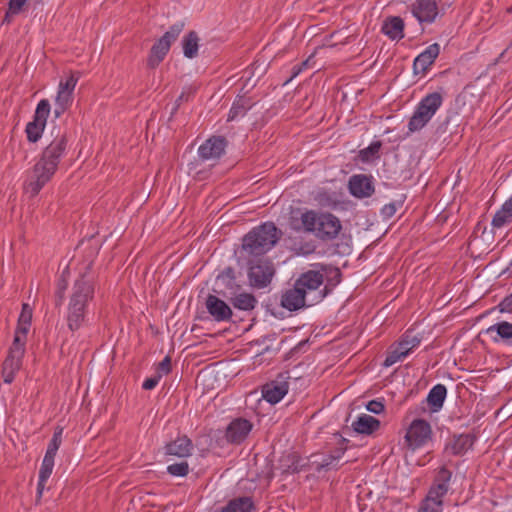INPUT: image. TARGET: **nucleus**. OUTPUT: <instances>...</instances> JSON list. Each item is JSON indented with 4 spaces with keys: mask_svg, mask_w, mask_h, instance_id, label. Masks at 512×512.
I'll list each match as a JSON object with an SVG mask.
<instances>
[{
    "mask_svg": "<svg viewBox=\"0 0 512 512\" xmlns=\"http://www.w3.org/2000/svg\"><path fill=\"white\" fill-rule=\"evenodd\" d=\"M396 213L395 204L390 203L382 208V214L386 217H392Z\"/></svg>",
    "mask_w": 512,
    "mask_h": 512,
    "instance_id": "nucleus-52",
    "label": "nucleus"
},
{
    "mask_svg": "<svg viewBox=\"0 0 512 512\" xmlns=\"http://www.w3.org/2000/svg\"><path fill=\"white\" fill-rule=\"evenodd\" d=\"M230 302L234 308L242 311H251L257 305L256 297L253 294L247 292L234 295L231 297Z\"/></svg>",
    "mask_w": 512,
    "mask_h": 512,
    "instance_id": "nucleus-33",
    "label": "nucleus"
},
{
    "mask_svg": "<svg viewBox=\"0 0 512 512\" xmlns=\"http://www.w3.org/2000/svg\"><path fill=\"white\" fill-rule=\"evenodd\" d=\"M421 339L411 333H405L397 346L401 349V354H405L406 357L409 353L420 345Z\"/></svg>",
    "mask_w": 512,
    "mask_h": 512,
    "instance_id": "nucleus-37",
    "label": "nucleus"
},
{
    "mask_svg": "<svg viewBox=\"0 0 512 512\" xmlns=\"http://www.w3.org/2000/svg\"><path fill=\"white\" fill-rule=\"evenodd\" d=\"M167 472L175 477H184L189 472V465L186 461H181L167 466Z\"/></svg>",
    "mask_w": 512,
    "mask_h": 512,
    "instance_id": "nucleus-40",
    "label": "nucleus"
},
{
    "mask_svg": "<svg viewBox=\"0 0 512 512\" xmlns=\"http://www.w3.org/2000/svg\"><path fill=\"white\" fill-rule=\"evenodd\" d=\"M346 443V439H339L338 444L334 448L310 455L307 463H302V460L298 456L293 455L292 464L288 467L287 471L291 473L299 472L304 469L306 465L318 473L337 470L339 468V462L347 450Z\"/></svg>",
    "mask_w": 512,
    "mask_h": 512,
    "instance_id": "nucleus-4",
    "label": "nucleus"
},
{
    "mask_svg": "<svg viewBox=\"0 0 512 512\" xmlns=\"http://www.w3.org/2000/svg\"><path fill=\"white\" fill-rule=\"evenodd\" d=\"M160 379H161V374H156L150 378H147L143 382L142 388L145 390H152L158 385Z\"/></svg>",
    "mask_w": 512,
    "mask_h": 512,
    "instance_id": "nucleus-48",
    "label": "nucleus"
},
{
    "mask_svg": "<svg viewBox=\"0 0 512 512\" xmlns=\"http://www.w3.org/2000/svg\"><path fill=\"white\" fill-rule=\"evenodd\" d=\"M485 333L490 336L494 343L503 342L512 345V323L500 321L489 326Z\"/></svg>",
    "mask_w": 512,
    "mask_h": 512,
    "instance_id": "nucleus-21",
    "label": "nucleus"
},
{
    "mask_svg": "<svg viewBox=\"0 0 512 512\" xmlns=\"http://www.w3.org/2000/svg\"><path fill=\"white\" fill-rule=\"evenodd\" d=\"M17 14H9V7L7 8V11L5 13V16H4V21L5 22H10L11 21V18L16 16Z\"/></svg>",
    "mask_w": 512,
    "mask_h": 512,
    "instance_id": "nucleus-55",
    "label": "nucleus"
},
{
    "mask_svg": "<svg viewBox=\"0 0 512 512\" xmlns=\"http://www.w3.org/2000/svg\"><path fill=\"white\" fill-rule=\"evenodd\" d=\"M32 320V309L28 304H23L22 311L18 318V325L15 331L14 338H19L21 342L26 343L27 333L30 329Z\"/></svg>",
    "mask_w": 512,
    "mask_h": 512,
    "instance_id": "nucleus-28",
    "label": "nucleus"
},
{
    "mask_svg": "<svg viewBox=\"0 0 512 512\" xmlns=\"http://www.w3.org/2000/svg\"><path fill=\"white\" fill-rule=\"evenodd\" d=\"M253 503L249 497H240L233 499L222 508L221 512H251Z\"/></svg>",
    "mask_w": 512,
    "mask_h": 512,
    "instance_id": "nucleus-35",
    "label": "nucleus"
},
{
    "mask_svg": "<svg viewBox=\"0 0 512 512\" xmlns=\"http://www.w3.org/2000/svg\"><path fill=\"white\" fill-rule=\"evenodd\" d=\"M165 454L185 458L192 455L193 443L185 435L178 436L175 440L165 445Z\"/></svg>",
    "mask_w": 512,
    "mask_h": 512,
    "instance_id": "nucleus-22",
    "label": "nucleus"
},
{
    "mask_svg": "<svg viewBox=\"0 0 512 512\" xmlns=\"http://www.w3.org/2000/svg\"><path fill=\"white\" fill-rule=\"evenodd\" d=\"M62 428H58L55 430L52 439L50 440L45 456L43 458L41 468H45V470H52L54 467V459L57 454V451L62 442Z\"/></svg>",
    "mask_w": 512,
    "mask_h": 512,
    "instance_id": "nucleus-27",
    "label": "nucleus"
},
{
    "mask_svg": "<svg viewBox=\"0 0 512 512\" xmlns=\"http://www.w3.org/2000/svg\"><path fill=\"white\" fill-rule=\"evenodd\" d=\"M62 299H63V295H62V293H61V294H59V302H58V304H61Z\"/></svg>",
    "mask_w": 512,
    "mask_h": 512,
    "instance_id": "nucleus-56",
    "label": "nucleus"
},
{
    "mask_svg": "<svg viewBox=\"0 0 512 512\" xmlns=\"http://www.w3.org/2000/svg\"><path fill=\"white\" fill-rule=\"evenodd\" d=\"M447 389L443 384H437L431 388L427 395V403L432 412H438L443 407Z\"/></svg>",
    "mask_w": 512,
    "mask_h": 512,
    "instance_id": "nucleus-31",
    "label": "nucleus"
},
{
    "mask_svg": "<svg viewBox=\"0 0 512 512\" xmlns=\"http://www.w3.org/2000/svg\"><path fill=\"white\" fill-rule=\"evenodd\" d=\"M206 309L217 322L229 321L233 312L230 306L215 295H208L205 302Z\"/></svg>",
    "mask_w": 512,
    "mask_h": 512,
    "instance_id": "nucleus-18",
    "label": "nucleus"
},
{
    "mask_svg": "<svg viewBox=\"0 0 512 512\" xmlns=\"http://www.w3.org/2000/svg\"><path fill=\"white\" fill-rule=\"evenodd\" d=\"M440 5L436 0H415L411 5V13L412 15L420 22V23H433L439 12Z\"/></svg>",
    "mask_w": 512,
    "mask_h": 512,
    "instance_id": "nucleus-14",
    "label": "nucleus"
},
{
    "mask_svg": "<svg viewBox=\"0 0 512 512\" xmlns=\"http://www.w3.org/2000/svg\"><path fill=\"white\" fill-rule=\"evenodd\" d=\"M91 264L75 280L67 306L66 321L71 331L78 330L85 321L90 302L94 298L96 275L90 271Z\"/></svg>",
    "mask_w": 512,
    "mask_h": 512,
    "instance_id": "nucleus-2",
    "label": "nucleus"
},
{
    "mask_svg": "<svg viewBox=\"0 0 512 512\" xmlns=\"http://www.w3.org/2000/svg\"><path fill=\"white\" fill-rule=\"evenodd\" d=\"M226 140L220 136L207 139L198 148V156L202 161L219 159L225 152Z\"/></svg>",
    "mask_w": 512,
    "mask_h": 512,
    "instance_id": "nucleus-16",
    "label": "nucleus"
},
{
    "mask_svg": "<svg viewBox=\"0 0 512 512\" xmlns=\"http://www.w3.org/2000/svg\"><path fill=\"white\" fill-rule=\"evenodd\" d=\"M51 474H52V470H48V469L45 470V468L40 467L39 479H38V484H37V498L38 499L41 498L43 491L45 489L46 482L49 479V477L51 476Z\"/></svg>",
    "mask_w": 512,
    "mask_h": 512,
    "instance_id": "nucleus-43",
    "label": "nucleus"
},
{
    "mask_svg": "<svg viewBox=\"0 0 512 512\" xmlns=\"http://www.w3.org/2000/svg\"><path fill=\"white\" fill-rule=\"evenodd\" d=\"M253 428L252 423L244 418L233 419L226 428L225 438L229 443H242Z\"/></svg>",
    "mask_w": 512,
    "mask_h": 512,
    "instance_id": "nucleus-17",
    "label": "nucleus"
},
{
    "mask_svg": "<svg viewBox=\"0 0 512 512\" xmlns=\"http://www.w3.org/2000/svg\"><path fill=\"white\" fill-rule=\"evenodd\" d=\"M405 358H406V355L401 354V349L397 345H395L391 348L386 359L384 360V366L390 367V366L394 365L395 363L402 361Z\"/></svg>",
    "mask_w": 512,
    "mask_h": 512,
    "instance_id": "nucleus-41",
    "label": "nucleus"
},
{
    "mask_svg": "<svg viewBox=\"0 0 512 512\" xmlns=\"http://www.w3.org/2000/svg\"><path fill=\"white\" fill-rule=\"evenodd\" d=\"M308 61L309 60H306V61H303L302 63L300 64H296L292 67L291 69V77L286 81V83H288L289 81H291L293 78L297 77L304 69H306L308 67Z\"/></svg>",
    "mask_w": 512,
    "mask_h": 512,
    "instance_id": "nucleus-49",
    "label": "nucleus"
},
{
    "mask_svg": "<svg viewBox=\"0 0 512 512\" xmlns=\"http://www.w3.org/2000/svg\"><path fill=\"white\" fill-rule=\"evenodd\" d=\"M78 82V77L74 74L68 76L65 81L61 80L58 85V91L55 97L54 116L59 118L67 111L73 103V93Z\"/></svg>",
    "mask_w": 512,
    "mask_h": 512,
    "instance_id": "nucleus-11",
    "label": "nucleus"
},
{
    "mask_svg": "<svg viewBox=\"0 0 512 512\" xmlns=\"http://www.w3.org/2000/svg\"><path fill=\"white\" fill-rule=\"evenodd\" d=\"M170 48L166 43L159 39L151 47L150 54L147 59V65L149 68H156L165 58Z\"/></svg>",
    "mask_w": 512,
    "mask_h": 512,
    "instance_id": "nucleus-32",
    "label": "nucleus"
},
{
    "mask_svg": "<svg viewBox=\"0 0 512 512\" xmlns=\"http://www.w3.org/2000/svg\"><path fill=\"white\" fill-rule=\"evenodd\" d=\"M452 472L446 467H441L434 478L433 484L426 497L422 500L418 512H442L443 498L446 496Z\"/></svg>",
    "mask_w": 512,
    "mask_h": 512,
    "instance_id": "nucleus-6",
    "label": "nucleus"
},
{
    "mask_svg": "<svg viewBox=\"0 0 512 512\" xmlns=\"http://www.w3.org/2000/svg\"><path fill=\"white\" fill-rule=\"evenodd\" d=\"M442 103V95L439 92H433L422 98L415 109L421 111L423 114L432 119L439 108L442 106Z\"/></svg>",
    "mask_w": 512,
    "mask_h": 512,
    "instance_id": "nucleus-25",
    "label": "nucleus"
},
{
    "mask_svg": "<svg viewBox=\"0 0 512 512\" xmlns=\"http://www.w3.org/2000/svg\"><path fill=\"white\" fill-rule=\"evenodd\" d=\"M316 200L322 206H330L335 203L326 192H319L316 196Z\"/></svg>",
    "mask_w": 512,
    "mask_h": 512,
    "instance_id": "nucleus-51",
    "label": "nucleus"
},
{
    "mask_svg": "<svg viewBox=\"0 0 512 512\" xmlns=\"http://www.w3.org/2000/svg\"><path fill=\"white\" fill-rule=\"evenodd\" d=\"M495 309H498L501 313L512 312V293L506 296Z\"/></svg>",
    "mask_w": 512,
    "mask_h": 512,
    "instance_id": "nucleus-45",
    "label": "nucleus"
},
{
    "mask_svg": "<svg viewBox=\"0 0 512 512\" xmlns=\"http://www.w3.org/2000/svg\"><path fill=\"white\" fill-rule=\"evenodd\" d=\"M53 139L38 156L25 182V192L31 197L36 196L41 189L52 180L59 164L67 151V135L60 129L52 131Z\"/></svg>",
    "mask_w": 512,
    "mask_h": 512,
    "instance_id": "nucleus-1",
    "label": "nucleus"
},
{
    "mask_svg": "<svg viewBox=\"0 0 512 512\" xmlns=\"http://www.w3.org/2000/svg\"><path fill=\"white\" fill-rule=\"evenodd\" d=\"M442 103V95L439 92H433L422 98L415 109L421 111L423 114L432 119L439 108L442 106Z\"/></svg>",
    "mask_w": 512,
    "mask_h": 512,
    "instance_id": "nucleus-26",
    "label": "nucleus"
},
{
    "mask_svg": "<svg viewBox=\"0 0 512 512\" xmlns=\"http://www.w3.org/2000/svg\"><path fill=\"white\" fill-rule=\"evenodd\" d=\"M380 426V421L375 417L362 414L353 423L352 427L355 432L360 434H372Z\"/></svg>",
    "mask_w": 512,
    "mask_h": 512,
    "instance_id": "nucleus-30",
    "label": "nucleus"
},
{
    "mask_svg": "<svg viewBox=\"0 0 512 512\" xmlns=\"http://www.w3.org/2000/svg\"><path fill=\"white\" fill-rule=\"evenodd\" d=\"M366 408L368 411L374 413V414H380L384 411V404L382 401L379 400H371L366 405Z\"/></svg>",
    "mask_w": 512,
    "mask_h": 512,
    "instance_id": "nucleus-47",
    "label": "nucleus"
},
{
    "mask_svg": "<svg viewBox=\"0 0 512 512\" xmlns=\"http://www.w3.org/2000/svg\"><path fill=\"white\" fill-rule=\"evenodd\" d=\"M291 228L295 231L303 230L306 233H312L322 241H331L338 237L342 224L332 213L306 210L301 214L300 223L291 222Z\"/></svg>",
    "mask_w": 512,
    "mask_h": 512,
    "instance_id": "nucleus-3",
    "label": "nucleus"
},
{
    "mask_svg": "<svg viewBox=\"0 0 512 512\" xmlns=\"http://www.w3.org/2000/svg\"><path fill=\"white\" fill-rule=\"evenodd\" d=\"M474 437L470 434L454 435L445 446V451L452 455H462L473 445Z\"/></svg>",
    "mask_w": 512,
    "mask_h": 512,
    "instance_id": "nucleus-24",
    "label": "nucleus"
},
{
    "mask_svg": "<svg viewBox=\"0 0 512 512\" xmlns=\"http://www.w3.org/2000/svg\"><path fill=\"white\" fill-rule=\"evenodd\" d=\"M381 147L380 142L371 143L366 149L361 151L363 158H368V154L374 155L379 152Z\"/></svg>",
    "mask_w": 512,
    "mask_h": 512,
    "instance_id": "nucleus-50",
    "label": "nucleus"
},
{
    "mask_svg": "<svg viewBox=\"0 0 512 512\" xmlns=\"http://www.w3.org/2000/svg\"><path fill=\"white\" fill-rule=\"evenodd\" d=\"M431 120L427 115L415 109L413 115L408 122V132L414 133L423 129Z\"/></svg>",
    "mask_w": 512,
    "mask_h": 512,
    "instance_id": "nucleus-36",
    "label": "nucleus"
},
{
    "mask_svg": "<svg viewBox=\"0 0 512 512\" xmlns=\"http://www.w3.org/2000/svg\"><path fill=\"white\" fill-rule=\"evenodd\" d=\"M281 232L272 222L253 228L242 240V249L249 255L260 256L271 250L280 238Z\"/></svg>",
    "mask_w": 512,
    "mask_h": 512,
    "instance_id": "nucleus-5",
    "label": "nucleus"
},
{
    "mask_svg": "<svg viewBox=\"0 0 512 512\" xmlns=\"http://www.w3.org/2000/svg\"><path fill=\"white\" fill-rule=\"evenodd\" d=\"M183 29L184 22L179 21L173 24L159 40L163 43L165 42L166 45H168V47L170 48L171 44L178 38Z\"/></svg>",
    "mask_w": 512,
    "mask_h": 512,
    "instance_id": "nucleus-39",
    "label": "nucleus"
},
{
    "mask_svg": "<svg viewBox=\"0 0 512 512\" xmlns=\"http://www.w3.org/2000/svg\"><path fill=\"white\" fill-rule=\"evenodd\" d=\"M28 0H8L9 14H20L24 11Z\"/></svg>",
    "mask_w": 512,
    "mask_h": 512,
    "instance_id": "nucleus-44",
    "label": "nucleus"
},
{
    "mask_svg": "<svg viewBox=\"0 0 512 512\" xmlns=\"http://www.w3.org/2000/svg\"><path fill=\"white\" fill-rule=\"evenodd\" d=\"M512 223V196L495 213L491 225L494 229L503 228Z\"/></svg>",
    "mask_w": 512,
    "mask_h": 512,
    "instance_id": "nucleus-29",
    "label": "nucleus"
},
{
    "mask_svg": "<svg viewBox=\"0 0 512 512\" xmlns=\"http://www.w3.org/2000/svg\"><path fill=\"white\" fill-rule=\"evenodd\" d=\"M25 342H21L19 338H14L13 343L9 349L8 356L3 363L2 376L4 382L10 384L15 377V374L22 365V358L25 353Z\"/></svg>",
    "mask_w": 512,
    "mask_h": 512,
    "instance_id": "nucleus-9",
    "label": "nucleus"
},
{
    "mask_svg": "<svg viewBox=\"0 0 512 512\" xmlns=\"http://www.w3.org/2000/svg\"><path fill=\"white\" fill-rule=\"evenodd\" d=\"M430 424L422 419L414 420L405 435V441L411 449L415 450L424 446L431 437Z\"/></svg>",
    "mask_w": 512,
    "mask_h": 512,
    "instance_id": "nucleus-12",
    "label": "nucleus"
},
{
    "mask_svg": "<svg viewBox=\"0 0 512 512\" xmlns=\"http://www.w3.org/2000/svg\"><path fill=\"white\" fill-rule=\"evenodd\" d=\"M50 111V102L47 99L40 100L35 109L33 120L28 122L25 128L29 142L36 143L41 139Z\"/></svg>",
    "mask_w": 512,
    "mask_h": 512,
    "instance_id": "nucleus-8",
    "label": "nucleus"
},
{
    "mask_svg": "<svg viewBox=\"0 0 512 512\" xmlns=\"http://www.w3.org/2000/svg\"><path fill=\"white\" fill-rule=\"evenodd\" d=\"M348 189L358 199L371 197L375 192L373 177L366 174H355L349 178Z\"/></svg>",
    "mask_w": 512,
    "mask_h": 512,
    "instance_id": "nucleus-15",
    "label": "nucleus"
},
{
    "mask_svg": "<svg viewBox=\"0 0 512 512\" xmlns=\"http://www.w3.org/2000/svg\"><path fill=\"white\" fill-rule=\"evenodd\" d=\"M281 306L289 311H296L310 305L304 298V292L294 284L292 288L287 289L282 294Z\"/></svg>",
    "mask_w": 512,
    "mask_h": 512,
    "instance_id": "nucleus-20",
    "label": "nucleus"
},
{
    "mask_svg": "<svg viewBox=\"0 0 512 512\" xmlns=\"http://www.w3.org/2000/svg\"><path fill=\"white\" fill-rule=\"evenodd\" d=\"M437 3L440 5L441 9H445L446 7H450L452 5V0H438Z\"/></svg>",
    "mask_w": 512,
    "mask_h": 512,
    "instance_id": "nucleus-54",
    "label": "nucleus"
},
{
    "mask_svg": "<svg viewBox=\"0 0 512 512\" xmlns=\"http://www.w3.org/2000/svg\"><path fill=\"white\" fill-rule=\"evenodd\" d=\"M404 21L399 16H391L383 21L381 32L392 41H399L404 37Z\"/></svg>",
    "mask_w": 512,
    "mask_h": 512,
    "instance_id": "nucleus-23",
    "label": "nucleus"
},
{
    "mask_svg": "<svg viewBox=\"0 0 512 512\" xmlns=\"http://www.w3.org/2000/svg\"><path fill=\"white\" fill-rule=\"evenodd\" d=\"M440 53V46L438 43L429 45L423 52H421L413 62V70L415 74H424L429 67L434 63L435 59Z\"/></svg>",
    "mask_w": 512,
    "mask_h": 512,
    "instance_id": "nucleus-19",
    "label": "nucleus"
},
{
    "mask_svg": "<svg viewBox=\"0 0 512 512\" xmlns=\"http://www.w3.org/2000/svg\"><path fill=\"white\" fill-rule=\"evenodd\" d=\"M324 275L320 271L309 270L302 273L294 282L295 286L304 292V298L309 305L321 301L325 293L320 290Z\"/></svg>",
    "mask_w": 512,
    "mask_h": 512,
    "instance_id": "nucleus-7",
    "label": "nucleus"
},
{
    "mask_svg": "<svg viewBox=\"0 0 512 512\" xmlns=\"http://www.w3.org/2000/svg\"><path fill=\"white\" fill-rule=\"evenodd\" d=\"M275 274V268L267 259L258 260L252 263L248 270V280L251 287L262 289L267 287Z\"/></svg>",
    "mask_w": 512,
    "mask_h": 512,
    "instance_id": "nucleus-10",
    "label": "nucleus"
},
{
    "mask_svg": "<svg viewBox=\"0 0 512 512\" xmlns=\"http://www.w3.org/2000/svg\"><path fill=\"white\" fill-rule=\"evenodd\" d=\"M288 373H281L276 379L266 383L262 387V397L270 404L280 402L289 390Z\"/></svg>",
    "mask_w": 512,
    "mask_h": 512,
    "instance_id": "nucleus-13",
    "label": "nucleus"
},
{
    "mask_svg": "<svg viewBox=\"0 0 512 512\" xmlns=\"http://www.w3.org/2000/svg\"><path fill=\"white\" fill-rule=\"evenodd\" d=\"M199 36L195 31H190L182 39L183 54L186 58L193 59L198 54Z\"/></svg>",
    "mask_w": 512,
    "mask_h": 512,
    "instance_id": "nucleus-34",
    "label": "nucleus"
},
{
    "mask_svg": "<svg viewBox=\"0 0 512 512\" xmlns=\"http://www.w3.org/2000/svg\"><path fill=\"white\" fill-rule=\"evenodd\" d=\"M405 358H406V355L401 354V349L397 345H395L391 348L386 359L384 360V366L390 367V366L394 365L395 363L402 361Z\"/></svg>",
    "mask_w": 512,
    "mask_h": 512,
    "instance_id": "nucleus-42",
    "label": "nucleus"
},
{
    "mask_svg": "<svg viewBox=\"0 0 512 512\" xmlns=\"http://www.w3.org/2000/svg\"><path fill=\"white\" fill-rule=\"evenodd\" d=\"M251 107L249 101L245 98L237 99L228 114V120H235L238 117L244 116L246 111Z\"/></svg>",
    "mask_w": 512,
    "mask_h": 512,
    "instance_id": "nucleus-38",
    "label": "nucleus"
},
{
    "mask_svg": "<svg viewBox=\"0 0 512 512\" xmlns=\"http://www.w3.org/2000/svg\"><path fill=\"white\" fill-rule=\"evenodd\" d=\"M191 95V91L189 92H186V91H183L179 97L177 98L176 100V109L180 106V103L183 102V101H188L189 100V97Z\"/></svg>",
    "mask_w": 512,
    "mask_h": 512,
    "instance_id": "nucleus-53",
    "label": "nucleus"
},
{
    "mask_svg": "<svg viewBox=\"0 0 512 512\" xmlns=\"http://www.w3.org/2000/svg\"><path fill=\"white\" fill-rule=\"evenodd\" d=\"M171 370V360L170 357H165L158 365L157 367V373L161 374V377L163 375H167Z\"/></svg>",
    "mask_w": 512,
    "mask_h": 512,
    "instance_id": "nucleus-46",
    "label": "nucleus"
}]
</instances>
